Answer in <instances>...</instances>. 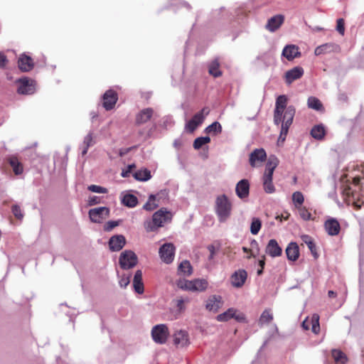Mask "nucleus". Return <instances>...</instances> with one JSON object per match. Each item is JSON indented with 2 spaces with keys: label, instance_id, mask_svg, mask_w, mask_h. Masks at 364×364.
<instances>
[{
  "label": "nucleus",
  "instance_id": "nucleus-1",
  "mask_svg": "<svg viewBox=\"0 0 364 364\" xmlns=\"http://www.w3.org/2000/svg\"><path fill=\"white\" fill-rule=\"evenodd\" d=\"M171 213L163 208L153 214L151 220H146L144 226L146 232H154L166 223L171 222Z\"/></svg>",
  "mask_w": 364,
  "mask_h": 364
},
{
  "label": "nucleus",
  "instance_id": "nucleus-2",
  "mask_svg": "<svg viewBox=\"0 0 364 364\" xmlns=\"http://www.w3.org/2000/svg\"><path fill=\"white\" fill-rule=\"evenodd\" d=\"M279 164V160L274 156H271L266 164L265 171L262 177L263 188L267 193H273L276 189L273 184V173Z\"/></svg>",
  "mask_w": 364,
  "mask_h": 364
},
{
  "label": "nucleus",
  "instance_id": "nucleus-3",
  "mask_svg": "<svg viewBox=\"0 0 364 364\" xmlns=\"http://www.w3.org/2000/svg\"><path fill=\"white\" fill-rule=\"evenodd\" d=\"M215 213L220 223L225 222L230 216L232 203L225 194L217 196L215 206Z\"/></svg>",
  "mask_w": 364,
  "mask_h": 364
},
{
  "label": "nucleus",
  "instance_id": "nucleus-4",
  "mask_svg": "<svg viewBox=\"0 0 364 364\" xmlns=\"http://www.w3.org/2000/svg\"><path fill=\"white\" fill-rule=\"evenodd\" d=\"M177 285L183 290L201 292L208 289V282L205 279H181L178 282Z\"/></svg>",
  "mask_w": 364,
  "mask_h": 364
},
{
  "label": "nucleus",
  "instance_id": "nucleus-5",
  "mask_svg": "<svg viewBox=\"0 0 364 364\" xmlns=\"http://www.w3.org/2000/svg\"><path fill=\"white\" fill-rule=\"evenodd\" d=\"M295 112L296 110L293 105L288 106V107L286 109V112H284L282 121L280 123L282 124L281 131L278 139L279 141L283 142L285 141L289 127L293 122Z\"/></svg>",
  "mask_w": 364,
  "mask_h": 364
},
{
  "label": "nucleus",
  "instance_id": "nucleus-6",
  "mask_svg": "<svg viewBox=\"0 0 364 364\" xmlns=\"http://www.w3.org/2000/svg\"><path fill=\"white\" fill-rule=\"evenodd\" d=\"M287 97L284 95H279L276 100L274 110V123L276 125L280 124L282 121L284 112L288 107H287Z\"/></svg>",
  "mask_w": 364,
  "mask_h": 364
},
{
  "label": "nucleus",
  "instance_id": "nucleus-7",
  "mask_svg": "<svg viewBox=\"0 0 364 364\" xmlns=\"http://www.w3.org/2000/svg\"><path fill=\"white\" fill-rule=\"evenodd\" d=\"M168 336L169 331L166 324H157L151 329V337L156 343H166Z\"/></svg>",
  "mask_w": 364,
  "mask_h": 364
},
{
  "label": "nucleus",
  "instance_id": "nucleus-8",
  "mask_svg": "<svg viewBox=\"0 0 364 364\" xmlns=\"http://www.w3.org/2000/svg\"><path fill=\"white\" fill-rule=\"evenodd\" d=\"M119 262L122 269H129L137 264L138 258L134 252L125 250L121 253Z\"/></svg>",
  "mask_w": 364,
  "mask_h": 364
},
{
  "label": "nucleus",
  "instance_id": "nucleus-9",
  "mask_svg": "<svg viewBox=\"0 0 364 364\" xmlns=\"http://www.w3.org/2000/svg\"><path fill=\"white\" fill-rule=\"evenodd\" d=\"M176 247L173 243L167 242L162 245L159 250L161 259L166 264H171L175 257Z\"/></svg>",
  "mask_w": 364,
  "mask_h": 364
},
{
  "label": "nucleus",
  "instance_id": "nucleus-10",
  "mask_svg": "<svg viewBox=\"0 0 364 364\" xmlns=\"http://www.w3.org/2000/svg\"><path fill=\"white\" fill-rule=\"evenodd\" d=\"M209 114V109L204 107L201 111L197 112L193 115L192 119L189 120L186 124V129L189 132H193L197 127L201 124L205 119V117Z\"/></svg>",
  "mask_w": 364,
  "mask_h": 364
},
{
  "label": "nucleus",
  "instance_id": "nucleus-11",
  "mask_svg": "<svg viewBox=\"0 0 364 364\" xmlns=\"http://www.w3.org/2000/svg\"><path fill=\"white\" fill-rule=\"evenodd\" d=\"M89 217L92 222L100 223L109 215V209L107 207H99L89 210Z\"/></svg>",
  "mask_w": 364,
  "mask_h": 364
},
{
  "label": "nucleus",
  "instance_id": "nucleus-12",
  "mask_svg": "<svg viewBox=\"0 0 364 364\" xmlns=\"http://www.w3.org/2000/svg\"><path fill=\"white\" fill-rule=\"evenodd\" d=\"M173 343L177 348H186L190 345L189 336L186 331H176L173 335Z\"/></svg>",
  "mask_w": 364,
  "mask_h": 364
},
{
  "label": "nucleus",
  "instance_id": "nucleus-13",
  "mask_svg": "<svg viewBox=\"0 0 364 364\" xmlns=\"http://www.w3.org/2000/svg\"><path fill=\"white\" fill-rule=\"evenodd\" d=\"M266 158L267 154L264 149H256L250 155V164L252 167L259 166Z\"/></svg>",
  "mask_w": 364,
  "mask_h": 364
},
{
  "label": "nucleus",
  "instance_id": "nucleus-14",
  "mask_svg": "<svg viewBox=\"0 0 364 364\" xmlns=\"http://www.w3.org/2000/svg\"><path fill=\"white\" fill-rule=\"evenodd\" d=\"M19 85L18 87V93L21 95H32L35 92L36 88L33 81L27 78H22L18 80Z\"/></svg>",
  "mask_w": 364,
  "mask_h": 364
},
{
  "label": "nucleus",
  "instance_id": "nucleus-15",
  "mask_svg": "<svg viewBox=\"0 0 364 364\" xmlns=\"http://www.w3.org/2000/svg\"><path fill=\"white\" fill-rule=\"evenodd\" d=\"M223 301L220 296L211 295L205 302V309L209 311L217 312L223 306Z\"/></svg>",
  "mask_w": 364,
  "mask_h": 364
},
{
  "label": "nucleus",
  "instance_id": "nucleus-16",
  "mask_svg": "<svg viewBox=\"0 0 364 364\" xmlns=\"http://www.w3.org/2000/svg\"><path fill=\"white\" fill-rule=\"evenodd\" d=\"M237 310L233 308L228 309L226 311L217 316L216 318L218 321H227L232 318H235L238 321L245 320L243 314H237Z\"/></svg>",
  "mask_w": 364,
  "mask_h": 364
},
{
  "label": "nucleus",
  "instance_id": "nucleus-17",
  "mask_svg": "<svg viewBox=\"0 0 364 364\" xmlns=\"http://www.w3.org/2000/svg\"><path fill=\"white\" fill-rule=\"evenodd\" d=\"M118 100L117 94L113 90H108L103 95V107L106 110L112 109Z\"/></svg>",
  "mask_w": 364,
  "mask_h": 364
},
{
  "label": "nucleus",
  "instance_id": "nucleus-18",
  "mask_svg": "<svg viewBox=\"0 0 364 364\" xmlns=\"http://www.w3.org/2000/svg\"><path fill=\"white\" fill-rule=\"evenodd\" d=\"M247 277V273L245 269H238L231 276V284L234 287H242Z\"/></svg>",
  "mask_w": 364,
  "mask_h": 364
},
{
  "label": "nucleus",
  "instance_id": "nucleus-19",
  "mask_svg": "<svg viewBox=\"0 0 364 364\" xmlns=\"http://www.w3.org/2000/svg\"><path fill=\"white\" fill-rule=\"evenodd\" d=\"M235 193L237 197L242 200L247 198L250 194V183L248 180H240L236 184Z\"/></svg>",
  "mask_w": 364,
  "mask_h": 364
},
{
  "label": "nucleus",
  "instance_id": "nucleus-20",
  "mask_svg": "<svg viewBox=\"0 0 364 364\" xmlns=\"http://www.w3.org/2000/svg\"><path fill=\"white\" fill-rule=\"evenodd\" d=\"M304 75V69L301 67H294L285 73L284 78L287 85H291L294 80H296Z\"/></svg>",
  "mask_w": 364,
  "mask_h": 364
},
{
  "label": "nucleus",
  "instance_id": "nucleus-21",
  "mask_svg": "<svg viewBox=\"0 0 364 364\" xmlns=\"http://www.w3.org/2000/svg\"><path fill=\"white\" fill-rule=\"evenodd\" d=\"M265 252L272 257H277L282 255V249L276 240L271 239L266 246Z\"/></svg>",
  "mask_w": 364,
  "mask_h": 364
},
{
  "label": "nucleus",
  "instance_id": "nucleus-22",
  "mask_svg": "<svg viewBox=\"0 0 364 364\" xmlns=\"http://www.w3.org/2000/svg\"><path fill=\"white\" fill-rule=\"evenodd\" d=\"M340 51V47L338 45L334 43H328L321 45L316 48L314 53L316 55H320L322 54L337 53Z\"/></svg>",
  "mask_w": 364,
  "mask_h": 364
},
{
  "label": "nucleus",
  "instance_id": "nucleus-23",
  "mask_svg": "<svg viewBox=\"0 0 364 364\" xmlns=\"http://www.w3.org/2000/svg\"><path fill=\"white\" fill-rule=\"evenodd\" d=\"M284 21V16L283 15H275L268 19L265 27L270 32H274L282 26Z\"/></svg>",
  "mask_w": 364,
  "mask_h": 364
},
{
  "label": "nucleus",
  "instance_id": "nucleus-24",
  "mask_svg": "<svg viewBox=\"0 0 364 364\" xmlns=\"http://www.w3.org/2000/svg\"><path fill=\"white\" fill-rule=\"evenodd\" d=\"M160 195L166 196L168 192L166 190H162L156 195L151 194L149 196L147 202L143 205V209L147 211H151L156 209L159 206V203L156 202V198L159 197Z\"/></svg>",
  "mask_w": 364,
  "mask_h": 364
},
{
  "label": "nucleus",
  "instance_id": "nucleus-25",
  "mask_svg": "<svg viewBox=\"0 0 364 364\" xmlns=\"http://www.w3.org/2000/svg\"><path fill=\"white\" fill-rule=\"evenodd\" d=\"M326 231L329 235H337L341 230L338 221L335 218H329L324 223Z\"/></svg>",
  "mask_w": 364,
  "mask_h": 364
},
{
  "label": "nucleus",
  "instance_id": "nucleus-26",
  "mask_svg": "<svg viewBox=\"0 0 364 364\" xmlns=\"http://www.w3.org/2000/svg\"><path fill=\"white\" fill-rule=\"evenodd\" d=\"M282 55L285 57L288 60H292L296 58L301 56L299 48L295 45H287L282 50Z\"/></svg>",
  "mask_w": 364,
  "mask_h": 364
},
{
  "label": "nucleus",
  "instance_id": "nucleus-27",
  "mask_svg": "<svg viewBox=\"0 0 364 364\" xmlns=\"http://www.w3.org/2000/svg\"><path fill=\"white\" fill-rule=\"evenodd\" d=\"M126 243L125 237L122 235L112 236L109 241V246L112 251H119Z\"/></svg>",
  "mask_w": 364,
  "mask_h": 364
},
{
  "label": "nucleus",
  "instance_id": "nucleus-28",
  "mask_svg": "<svg viewBox=\"0 0 364 364\" xmlns=\"http://www.w3.org/2000/svg\"><path fill=\"white\" fill-rule=\"evenodd\" d=\"M310 324H311V331L317 334L320 331V325H319V316L318 314H314L311 316V321L309 322L307 319H305L302 322V327L305 330L309 329Z\"/></svg>",
  "mask_w": 364,
  "mask_h": 364
},
{
  "label": "nucleus",
  "instance_id": "nucleus-29",
  "mask_svg": "<svg viewBox=\"0 0 364 364\" xmlns=\"http://www.w3.org/2000/svg\"><path fill=\"white\" fill-rule=\"evenodd\" d=\"M154 110L151 108H145L141 110L136 116V124L137 125L143 124L151 119L153 116Z\"/></svg>",
  "mask_w": 364,
  "mask_h": 364
},
{
  "label": "nucleus",
  "instance_id": "nucleus-30",
  "mask_svg": "<svg viewBox=\"0 0 364 364\" xmlns=\"http://www.w3.org/2000/svg\"><path fill=\"white\" fill-rule=\"evenodd\" d=\"M18 64L19 69L23 72L30 71L33 67V60L25 54L21 55Z\"/></svg>",
  "mask_w": 364,
  "mask_h": 364
},
{
  "label": "nucleus",
  "instance_id": "nucleus-31",
  "mask_svg": "<svg viewBox=\"0 0 364 364\" xmlns=\"http://www.w3.org/2000/svg\"><path fill=\"white\" fill-rule=\"evenodd\" d=\"M286 254L287 259L290 261H296L299 256V246L296 242H290L286 248Z\"/></svg>",
  "mask_w": 364,
  "mask_h": 364
},
{
  "label": "nucleus",
  "instance_id": "nucleus-32",
  "mask_svg": "<svg viewBox=\"0 0 364 364\" xmlns=\"http://www.w3.org/2000/svg\"><path fill=\"white\" fill-rule=\"evenodd\" d=\"M95 144L94 139V133L92 131H90L89 133L84 137V140L82 144V155L85 156L89 149V148Z\"/></svg>",
  "mask_w": 364,
  "mask_h": 364
},
{
  "label": "nucleus",
  "instance_id": "nucleus-33",
  "mask_svg": "<svg viewBox=\"0 0 364 364\" xmlns=\"http://www.w3.org/2000/svg\"><path fill=\"white\" fill-rule=\"evenodd\" d=\"M132 176L139 181H147L151 178V171L146 168L135 171Z\"/></svg>",
  "mask_w": 364,
  "mask_h": 364
},
{
  "label": "nucleus",
  "instance_id": "nucleus-34",
  "mask_svg": "<svg viewBox=\"0 0 364 364\" xmlns=\"http://www.w3.org/2000/svg\"><path fill=\"white\" fill-rule=\"evenodd\" d=\"M326 134L325 127L323 124L315 125L311 130V134L313 138L321 140Z\"/></svg>",
  "mask_w": 364,
  "mask_h": 364
},
{
  "label": "nucleus",
  "instance_id": "nucleus-35",
  "mask_svg": "<svg viewBox=\"0 0 364 364\" xmlns=\"http://www.w3.org/2000/svg\"><path fill=\"white\" fill-rule=\"evenodd\" d=\"M122 203L127 207L134 208L138 203V199L133 194H126L122 199Z\"/></svg>",
  "mask_w": 364,
  "mask_h": 364
},
{
  "label": "nucleus",
  "instance_id": "nucleus-36",
  "mask_svg": "<svg viewBox=\"0 0 364 364\" xmlns=\"http://www.w3.org/2000/svg\"><path fill=\"white\" fill-rule=\"evenodd\" d=\"M9 162L16 175H20L23 173V166L16 157H11Z\"/></svg>",
  "mask_w": 364,
  "mask_h": 364
},
{
  "label": "nucleus",
  "instance_id": "nucleus-37",
  "mask_svg": "<svg viewBox=\"0 0 364 364\" xmlns=\"http://www.w3.org/2000/svg\"><path fill=\"white\" fill-rule=\"evenodd\" d=\"M178 272L185 276H190L193 272V268L189 261H182L178 269Z\"/></svg>",
  "mask_w": 364,
  "mask_h": 364
},
{
  "label": "nucleus",
  "instance_id": "nucleus-38",
  "mask_svg": "<svg viewBox=\"0 0 364 364\" xmlns=\"http://www.w3.org/2000/svg\"><path fill=\"white\" fill-rule=\"evenodd\" d=\"M331 355L336 364H345L347 362L346 355L340 350L333 349Z\"/></svg>",
  "mask_w": 364,
  "mask_h": 364
},
{
  "label": "nucleus",
  "instance_id": "nucleus-39",
  "mask_svg": "<svg viewBox=\"0 0 364 364\" xmlns=\"http://www.w3.org/2000/svg\"><path fill=\"white\" fill-rule=\"evenodd\" d=\"M205 132L216 135L222 132V126L218 122H214L205 128Z\"/></svg>",
  "mask_w": 364,
  "mask_h": 364
},
{
  "label": "nucleus",
  "instance_id": "nucleus-40",
  "mask_svg": "<svg viewBox=\"0 0 364 364\" xmlns=\"http://www.w3.org/2000/svg\"><path fill=\"white\" fill-rule=\"evenodd\" d=\"M220 64L218 60H214L209 65V73L215 77L221 75L222 73L219 69Z\"/></svg>",
  "mask_w": 364,
  "mask_h": 364
},
{
  "label": "nucleus",
  "instance_id": "nucleus-41",
  "mask_svg": "<svg viewBox=\"0 0 364 364\" xmlns=\"http://www.w3.org/2000/svg\"><path fill=\"white\" fill-rule=\"evenodd\" d=\"M307 104L309 108H311L317 111L321 110L323 107L321 101L315 97H309Z\"/></svg>",
  "mask_w": 364,
  "mask_h": 364
},
{
  "label": "nucleus",
  "instance_id": "nucleus-42",
  "mask_svg": "<svg viewBox=\"0 0 364 364\" xmlns=\"http://www.w3.org/2000/svg\"><path fill=\"white\" fill-rule=\"evenodd\" d=\"M292 200L296 208L301 207L304 201V195L300 191H296L292 194Z\"/></svg>",
  "mask_w": 364,
  "mask_h": 364
},
{
  "label": "nucleus",
  "instance_id": "nucleus-43",
  "mask_svg": "<svg viewBox=\"0 0 364 364\" xmlns=\"http://www.w3.org/2000/svg\"><path fill=\"white\" fill-rule=\"evenodd\" d=\"M210 141L209 136H200L198 137L194 140L193 148L195 149H200L203 145L208 144Z\"/></svg>",
  "mask_w": 364,
  "mask_h": 364
},
{
  "label": "nucleus",
  "instance_id": "nucleus-44",
  "mask_svg": "<svg viewBox=\"0 0 364 364\" xmlns=\"http://www.w3.org/2000/svg\"><path fill=\"white\" fill-rule=\"evenodd\" d=\"M302 240L307 245L311 253L316 257V245L310 236L305 235L302 236Z\"/></svg>",
  "mask_w": 364,
  "mask_h": 364
},
{
  "label": "nucleus",
  "instance_id": "nucleus-45",
  "mask_svg": "<svg viewBox=\"0 0 364 364\" xmlns=\"http://www.w3.org/2000/svg\"><path fill=\"white\" fill-rule=\"evenodd\" d=\"M262 226L261 220L257 218H253L250 225V232L252 235H257Z\"/></svg>",
  "mask_w": 364,
  "mask_h": 364
},
{
  "label": "nucleus",
  "instance_id": "nucleus-46",
  "mask_svg": "<svg viewBox=\"0 0 364 364\" xmlns=\"http://www.w3.org/2000/svg\"><path fill=\"white\" fill-rule=\"evenodd\" d=\"M273 319L272 314L270 310L266 309L264 310L260 316L259 323L261 324L268 323L272 321Z\"/></svg>",
  "mask_w": 364,
  "mask_h": 364
},
{
  "label": "nucleus",
  "instance_id": "nucleus-47",
  "mask_svg": "<svg viewBox=\"0 0 364 364\" xmlns=\"http://www.w3.org/2000/svg\"><path fill=\"white\" fill-rule=\"evenodd\" d=\"M300 217L304 220H309L311 217V213L305 208V207H299L297 208Z\"/></svg>",
  "mask_w": 364,
  "mask_h": 364
},
{
  "label": "nucleus",
  "instance_id": "nucleus-48",
  "mask_svg": "<svg viewBox=\"0 0 364 364\" xmlns=\"http://www.w3.org/2000/svg\"><path fill=\"white\" fill-rule=\"evenodd\" d=\"M87 189L93 193H107L108 192L106 188L97 185H90L87 187Z\"/></svg>",
  "mask_w": 364,
  "mask_h": 364
},
{
  "label": "nucleus",
  "instance_id": "nucleus-49",
  "mask_svg": "<svg viewBox=\"0 0 364 364\" xmlns=\"http://www.w3.org/2000/svg\"><path fill=\"white\" fill-rule=\"evenodd\" d=\"M120 220H109L104 226L105 231L109 232L115 227L118 226Z\"/></svg>",
  "mask_w": 364,
  "mask_h": 364
},
{
  "label": "nucleus",
  "instance_id": "nucleus-50",
  "mask_svg": "<svg viewBox=\"0 0 364 364\" xmlns=\"http://www.w3.org/2000/svg\"><path fill=\"white\" fill-rule=\"evenodd\" d=\"M133 287H134V291L136 293H138L139 294H141L144 293V284H143L142 281L133 282Z\"/></svg>",
  "mask_w": 364,
  "mask_h": 364
},
{
  "label": "nucleus",
  "instance_id": "nucleus-51",
  "mask_svg": "<svg viewBox=\"0 0 364 364\" xmlns=\"http://www.w3.org/2000/svg\"><path fill=\"white\" fill-rule=\"evenodd\" d=\"M336 30L340 34L344 35L345 26L344 20L343 18H338L337 20Z\"/></svg>",
  "mask_w": 364,
  "mask_h": 364
},
{
  "label": "nucleus",
  "instance_id": "nucleus-52",
  "mask_svg": "<svg viewBox=\"0 0 364 364\" xmlns=\"http://www.w3.org/2000/svg\"><path fill=\"white\" fill-rule=\"evenodd\" d=\"M12 213L18 219H22L23 217V215L21 213L20 207L17 205H14L12 206Z\"/></svg>",
  "mask_w": 364,
  "mask_h": 364
},
{
  "label": "nucleus",
  "instance_id": "nucleus-53",
  "mask_svg": "<svg viewBox=\"0 0 364 364\" xmlns=\"http://www.w3.org/2000/svg\"><path fill=\"white\" fill-rule=\"evenodd\" d=\"M130 282V276L129 275H123L120 279L119 284L121 287L125 288L128 286Z\"/></svg>",
  "mask_w": 364,
  "mask_h": 364
},
{
  "label": "nucleus",
  "instance_id": "nucleus-54",
  "mask_svg": "<svg viewBox=\"0 0 364 364\" xmlns=\"http://www.w3.org/2000/svg\"><path fill=\"white\" fill-rule=\"evenodd\" d=\"M136 167L134 164H129L127 167V169L122 170L121 176L123 178H127L129 176L130 173L132 172V170Z\"/></svg>",
  "mask_w": 364,
  "mask_h": 364
},
{
  "label": "nucleus",
  "instance_id": "nucleus-55",
  "mask_svg": "<svg viewBox=\"0 0 364 364\" xmlns=\"http://www.w3.org/2000/svg\"><path fill=\"white\" fill-rule=\"evenodd\" d=\"M100 200L98 196H90L88 198L87 204H88V205L91 206V205L98 204V203H100Z\"/></svg>",
  "mask_w": 364,
  "mask_h": 364
},
{
  "label": "nucleus",
  "instance_id": "nucleus-56",
  "mask_svg": "<svg viewBox=\"0 0 364 364\" xmlns=\"http://www.w3.org/2000/svg\"><path fill=\"white\" fill-rule=\"evenodd\" d=\"M207 249L210 252V255L208 256V260L211 261L214 259V257H215V255L216 252L215 247L213 245H209L207 247Z\"/></svg>",
  "mask_w": 364,
  "mask_h": 364
},
{
  "label": "nucleus",
  "instance_id": "nucleus-57",
  "mask_svg": "<svg viewBox=\"0 0 364 364\" xmlns=\"http://www.w3.org/2000/svg\"><path fill=\"white\" fill-rule=\"evenodd\" d=\"M6 56L1 52H0V68H3L6 66L7 63Z\"/></svg>",
  "mask_w": 364,
  "mask_h": 364
},
{
  "label": "nucleus",
  "instance_id": "nucleus-58",
  "mask_svg": "<svg viewBox=\"0 0 364 364\" xmlns=\"http://www.w3.org/2000/svg\"><path fill=\"white\" fill-rule=\"evenodd\" d=\"M176 306L178 308V311L181 312V311H184L185 306H184V301L183 299H177Z\"/></svg>",
  "mask_w": 364,
  "mask_h": 364
},
{
  "label": "nucleus",
  "instance_id": "nucleus-59",
  "mask_svg": "<svg viewBox=\"0 0 364 364\" xmlns=\"http://www.w3.org/2000/svg\"><path fill=\"white\" fill-rule=\"evenodd\" d=\"M141 281H142V272L139 269L134 274L133 282H141Z\"/></svg>",
  "mask_w": 364,
  "mask_h": 364
},
{
  "label": "nucleus",
  "instance_id": "nucleus-60",
  "mask_svg": "<svg viewBox=\"0 0 364 364\" xmlns=\"http://www.w3.org/2000/svg\"><path fill=\"white\" fill-rule=\"evenodd\" d=\"M259 265L262 269H264L265 265L264 256H262V259L259 260Z\"/></svg>",
  "mask_w": 364,
  "mask_h": 364
},
{
  "label": "nucleus",
  "instance_id": "nucleus-61",
  "mask_svg": "<svg viewBox=\"0 0 364 364\" xmlns=\"http://www.w3.org/2000/svg\"><path fill=\"white\" fill-rule=\"evenodd\" d=\"M360 178H358V177H355L353 178V184L354 186H357L360 184Z\"/></svg>",
  "mask_w": 364,
  "mask_h": 364
},
{
  "label": "nucleus",
  "instance_id": "nucleus-62",
  "mask_svg": "<svg viewBox=\"0 0 364 364\" xmlns=\"http://www.w3.org/2000/svg\"><path fill=\"white\" fill-rule=\"evenodd\" d=\"M328 294L329 297H334V296H336V294L335 291L330 290V291H328Z\"/></svg>",
  "mask_w": 364,
  "mask_h": 364
},
{
  "label": "nucleus",
  "instance_id": "nucleus-63",
  "mask_svg": "<svg viewBox=\"0 0 364 364\" xmlns=\"http://www.w3.org/2000/svg\"><path fill=\"white\" fill-rule=\"evenodd\" d=\"M346 194H347L348 196L353 195V191H352V190H351V188H350V187H349V188H348V190H346Z\"/></svg>",
  "mask_w": 364,
  "mask_h": 364
},
{
  "label": "nucleus",
  "instance_id": "nucleus-64",
  "mask_svg": "<svg viewBox=\"0 0 364 364\" xmlns=\"http://www.w3.org/2000/svg\"><path fill=\"white\" fill-rule=\"evenodd\" d=\"M354 205L356 208L359 209L361 208V204L358 203V202L354 203Z\"/></svg>",
  "mask_w": 364,
  "mask_h": 364
}]
</instances>
